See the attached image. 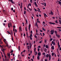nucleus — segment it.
<instances>
[{
    "label": "nucleus",
    "mask_w": 61,
    "mask_h": 61,
    "mask_svg": "<svg viewBox=\"0 0 61 61\" xmlns=\"http://www.w3.org/2000/svg\"><path fill=\"white\" fill-rule=\"evenodd\" d=\"M50 32H51V35H53L54 34V30H51Z\"/></svg>",
    "instance_id": "f257e3e1"
},
{
    "label": "nucleus",
    "mask_w": 61,
    "mask_h": 61,
    "mask_svg": "<svg viewBox=\"0 0 61 61\" xmlns=\"http://www.w3.org/2000/svg\"><path fill=\"white\" fill-rule=\"evenodd\" d=\"M53 14H54V13L52 11H51V13H49V15H53Z\"/></svg>",
    "instance_id": "f03ea898"
},
{
    "label": "nucleus",
    "mask_w": 61,
    "mask_h": 61,
    "mask_svg": "<svg viewBox=\"0 0 61 61\" xmlns=\"http://www.w3.org/2000/svg\"><path fill=\"white\" fill-rule=\"evenodd\" d=\"M12 0H8L10 2H11V3H12L13 4H14V1H13Z\"/></svg>",
    "instance_id": "7ed1b4c3"
},
{
    "label": "nucleus",
    "mask_w": 61,
    "mask_h": 61,
    "mask_svg": "<svg viewBox=\"0 0 61 61\" xmlns=\"http://www.w3.org/2000/svg\"><path fill=\"white\" fill-rule=\"evenodd\" d=\"M34 4H35V5L37 7H38V6L37 5V4H36V1L34 2Z\"/></svg>",
    "instance_id": "20e7f679"
},
{
    "label": "nucleus",
    "mask_w": 61,
    "mask_h": 61,
    "mask_svg": "<svg viewBox=\"0 0 61 61\" xmlns=\"http://www.w3.org/2000/svg\"><path fill=\"white\" fill-rule=\"evenodd\" d=\"M51 55L50 54L49 55V61H50L51 60Z\"/></svg>",
    "instance_id": "39448f33"
},
{
    "label": "nucleus",
    "mask_w": 61,
    "mask_h": 61,
    "mask_svg": "<svg viewBox=\"0 0 61 61\" xmlns=\"http://www.w3.org/2000/svg\"><path fill=\"white\" fill-rule=\"evenodd\" d=\"M49 23L50 24H53V25H56V24H55V23H54L51 22H49Z\"/></svg>",
    "instance_id": "423d86ee"
},
{
    "label": "nucleus",
    "mask_w": 61,
    "mask_h": 61,
    "mask_svg": "<svg viewBox=\"0 0 61 61\" xmlns=\"http://www.w3.org/2000/svg\"><path fill=\"white\" fill-rule=\"evenodd\" d=\"M9 25L11 27H12V23L11 22H10Z\"/></svg>",
    "instance_id": "0eeeda50"
},
{
    "label": "nucleus",
    "mask_w": 61,
    "mask_h": 61,
    "mask_svg": "<svg viewBox=\"0 0 61 61\" xmlns=\"http://www.w3.org/2000/svg\"><path fill=\"white\" fill-rule=\"evenodd\" d=\"M54 46H52L51 47V49H53V50H54Z\"/></svg>",
    "instance_id": "6e6552de"
},
{
    "label": "nucleus",
    "mask_w": 61,
    "mask_h": 61,
    "mask_svg": "<svg viewBox=\"0 0 61 61\" xmlns=\"http://www.w3.org/2000/svg\"><path fill=\"white\" fill-rule=\"evenodd\" d=\"M59 45V42L58 41V48H60V45Z\"/></svg>",
    "instance_id": "1a4fd4ad"
},
{
    "label": "nucleus",
    "mask_w": 61,
    "mask_h": 61,
    "mask_svg": "<svg viewBox=\"0 0 61 61\" xmlns=\"http://www.w3.org/2000/svg\"><path fill=\"white\" fill-rule=\"evenodd\" d=\"M56 36H57V37H58V38H59V37H60V35L58 34H57Z\"/></svg>",
    "instance_id": "9d476101"
},
{
    "label": "nucleus",
    "mask_w": 61,
    "mask_h": 61,
    "mask_svg": "<svg viewBox=\"0 0 61 61\" xmlns=\"http://www.w3.org/2000/svg\"><path fill=\"white\" fill-rule=\"evenodd\" d=\"M38 56H41V53L40 52H38Z\"/></svg>",
    "instance_id": "9b49d317"
},
{
    "label": "nucleus",
    "mask_w": 61,
    "mask_h": 61,
    "mask_svg": "<svg viewBox=\"0 0 61 61\" xmlns=\"http://www.w3.org/2000/svg\"><path fill=\"white\" fill-rule=\"evenodd\" d=\"M7 54L9 58H10V53H8Z\"/></svg>",
    "instance_id": "f8f14e48"
},
{
    "label": "nucleus",
    "mask_w": 61,
    "mask_h": 61,
    "mask_svg": "<svg viewBox=\"0 0 61 61\" xmlns=\"http://www.w3.org/2000/svg\"><path fill=\"white\" fill-rule=\"evenodd\" d=\"M19 30L20 31H21V26H20L19 28Z\"/></svg>",
    "instance_id": "ddd939ff"
},
{
    "label": "nucleus",
    "mask_w": 61,
    "mask_h": 61,
    "mask_svg": "<svg viewBox=\"0 0 61 61\" xmlns=\"http://www.w3.org/2000/svg\"><path fill=\"white\" fill-rule=\"evenodd\" d=\"M49 55L48 54H47L46 55V57H49Z\"/></svg>",
    "instance_id": "4468645a"
},
{
    "label": "nucleus",
    "mask_w": 61,
    "mask_h": 61,
    "mask_svg": "<svg viewBox=\"0 0 61 61\" xmlns=\"http://www.w3.org/2000/svg\"><path fill=\"white\" fill-rule=\"evenodd\" d=\"M37 59L38 60H39V56H38L37 57Z\"/></svg>",
    "instance_id": "2eb2a0df"
},
{
    "label": "nucleus",
    "mask_w": 61,
    "mask_h": 61,
    "mask_svg": "<svg viewBox=\"0 0 61 61\" xmlns=\"http://www.w3.org/2000/svg\"><path fill=\"white\" fill-rule=\"evenodd\" d=\"M55 34H56V35L57 34V31H55Z\"/></svg>",
    "instance_id": "dca6fc26"
},
{
    "label": "nucleus",
    "mask_w": 61,
    "mask_h": 61,
    "mask_svg": "<svg viewBox=\"0 0 61 61\" xmlns=\"http://www.w3.org/2000/svg\"><path fill=\"white\" fill-rule=\"evenodd\" d=\"M18 48L19 50L20 51V46H19L18 47Z\"/></svg>",
    "instance_id": "f3484780"
},
{
    "label": "nucleus",
    "mask_w": 61,
    "mask_h": 61,
    "mask_svg": "<svg viewBox=\"0 0 61 61\" xmlns=\"http://www.w3.org/2000/svg\"><path fill=\"white\" fill-rule=\"evenodd\" d=\"M5 61H7V58H4V60Z\"/></svg>",
    "instance_id": "a211bd4d"
},
{
    "label": "nucleus",
    "mask_w": 61,
    "mask_h": 61,
    "mask_svg": "<svg viewBox=\"0 0 61 61\" xmlns=\"http://www.w3.org/2000/svg\"><path fill=\"white\" fill-rule=\"evenodd\" d=\"M46 16L47 17H48V16H47V15H46V14H45V15H44V16L45 17H46Z\"/></svg>",
    "instance_id": "6ab92c4d"
},
{
    "label": "nucleus",
    "mask_w": 61,
    "mask_h": 61,
    "mask_svg": "<svg viewBox=\"0 0 61 61\" xmlns=\"http://www.w3.org/2000/svg\"><path fill=\"white\" fill-rule=\"evenodd\" d=\"M58 2L59 3V4H60V5H61V1H58Z\"/></svg>",
    "instance_id": "aec40b11"
},
{
    "label": "nucleus",
    "mask_w": 61,
    "mask_h": 61,
    "mask_svg": "<svg viewBox=\"0 0 61 61\" xmlns=\"http://www.w3.org/2000/svg\"><path fill=\"white\" fill-rule=\"evenodd\" d=\"M55 22L56 23V24H58V22H57V20H56L55 21Z\"/></svg>",
    "instance_id": "412c9836"
},
{
    "label": "nucleus",
    "mask_w": 61,
    "mask_h": 61,
    "mask_svg": "<svg viewBox=\"0 0 61 61\" xmlns=\"http://www.w3.org/2000/svg\"><path fill=\"white\" fill-rule=\"evenodd\" d=\"M8 27L9 28H10V25H9V23L8 24Z\"/></svg>",
    "instance_id": "4be33fe9"
},
{
    "label": "nucleus",
    "mask_w": 61,
    "mask_h": 61,
    "mask_svg": "<svg viewBox=\"0 0 61 61\" xmlns=\"http://www.w3.org/2000/svg\"><path fill=\"white\" fill-rule=\"evenodd\" d=\"M46 49H44V52H46Z\"/></svg>",
    "instance_id": "5701e85b"
},
{
    "label": "nucleus",
    "mask_w": 61,
    "mask_h": 61,
    "mask_svg": "<svg viewBox=\"0 0 61 61\" xmlns=\"http://www.w3.org/2000/svg\"><path fill=\"white\" fill-rule=\"evenodd\" d=\"M37 9L38 10H37V11H38V12H40V9H39L38 8H37Z\"/></svg>",
    "instance_id": "b1692460"
},
{
    "label": "nucleus",
    "mask_w": 61,
    "mask_h": 61,
    "mask_svg": "<svg viewBox=\"0 0 61 61\" xmlns=\"http://www.w3.org/2000/svg\"><path fill=\"white\" fill-rule=\"evenodd\" d=\"M32 36V34H31L30 35V36H29V37H31Z\"/></svg>",
    "instance_id": "393cba45"
},
{
    "label": "nucleus",
    "mask_w": 61,
    "mask_h": 61,
    "mask_svg": "<svg viewBox=\"0 0 61 61\" xmlns=\"http://www.w3.org/2000/svg\"><path fill=\"white\" fill-rule=\"evenodd\" d=\"M45 47L46 48H48V46L47 45Z\"/></svg>",
    "instance_id": "a878e982"
},
{
    "label": "nucleus",
    "mask_w": 61,
    "mask_h": 61,
    "mask_svg": "<svg viewBox=\"0 0 61 61\" xmlns=\"http://www.w3.org/2000/svg\"><path fill=\"white\" fill-rule=\"evenodd\" d=\"M25 21H26V24H27V19H26Z\"/></svg>",
    "instance_id": "bb28decb"
},
{
    "label": "nucleus",
    "mask_w": 61,
    "mask_h": 61,
    "mask_svg": "<svg viewBox=\"0 0 61 61\" xmlns=\"http://www.w3.org/2000/svg\"><path fill=\"white\" fill-rule=\"evenodd\" d=\"M46 3H44V6L45 7H46Z\"/></svg>",
    "instance_id": "cd10ccee"
},
{
    "label": "nucleus",
    "mask_w": 61,
    "mask_h": 61,
    "mask_svg": "<svg viewBox=\"0 0 61 61\" xmlns=\"http://www.w3.org/2000/svg\"><path fill=\"white\" fill-rule=\"evenodd\" d=\"M11 34L12 35H13V31L12 30H11Z\"/></svg>",
    "instance_id": "c85d7f7f"
},
{
    "label": "nucleus",
    "mask_w": 61,
    "mask_h": 61,
    "mask_svg": "<svg viewBox=\"0 0 61 61\" xmlns=\"http://www.w3.org/2000/svg\"><path fill=\"white\" fill-rule=\"evenodd\" d=\"M57 28H59L60 29H61V27H57Z\"/></svg>",
    "instance_id": "c756f323"
},
{
    "label": "nucleus",
    "mask_w": 61,
    "mask_h": 61,
    "mask_svg": "<svg viewBox=\"0 0 61 61\" xmlns=\"http://www.w3.org/2000/svg\"><path fill=\"white\" fill-rule=\"evenodd\" d=\"M59 22H60V25H61V20H59Z\"/></svg>",
    "instance_id": "7c9ffc66"
},
{
    "label": "nucleus",
    "mask_w": 61,
    "mask_h": 61,
    "mask_svg": "<svg viewBox=\"0 0 61 61\" xmlns=\"http://www.w3.org/2000/svg\"><path fill=\"white\" fill-rule=\"evenodd\" d=\"M2 51H5V49H4V48L2 50Z\"/></svg>",
    "instance_id": "2f4dec72"
},
{
    "label": "nucleus",
    "mask_w": 61,
    "mask_h": 61,
    "mask_svg": "<svg viewBox=\"0 0 61 61\" xmlns=\"http://www.w3.org/2000/svg\"><path fill=\"white\" fill-rule=\"evenodd\" d=\"M29 45H30V46H32V44L30 43H29Z\"/></svg>",
    "instance_id": "473e14b6"
},
{
    "label": "nucleus",
    "mask_w": 61,
    "mask_h": 61,
    "mask_svg": "<svg viewBox=\"0 0 61 61\" xmlns=\"http://www.w3.org/2000/svg\"><path fill=\"white\" fill-rule=\"evenodd\" d=\"M25 29L26 30V31H27V28H26V27H25Z\"/></svg>",
    "instance_id": "72a5a7b5"
},
{
    "label": "nucleus",
    "mask_w": 61,
    "mask_h": 61,
    "mask_svg": "<svg viewBox=\"0 0 61 61\" xmlns=\"http://www.w3.org/2000/svg\"><path fill=\"white\" fill-rule=\"evenodd\" d=\"M1 55L3 57H4V56H3V53L2 52H1Z\"/></svg>",
    "instance_id": "f704fd0d"
},
{
    "label": "nucleus",
    "mask_w": 61,
    "mask_h": 61,
    "mask_svg": "<svg viewBox=\"0 0 61 61\" xmlns=\"http://www.w3.org/2000/svg\"><path fill=\"white\" fill-rule=\"evenodd\" d=\"M52 56H54V53H52Z\"/></svg>",
    "instance_id": "c9c22d12"
},
{
    "label": "nucleus",
    "mask_w": 61,
    "mask_h": 61,
    "mask_svg": "<svg viewBox=\"0 0 61 61\" xmlns=\"http://www.w3.org/2000/svg\"><path fill=\"white\" fill-rule=\"evenodd\" d=\"M1 47L2 48L1 49V50H2L3 49V47H2V46H1Z\"/></svg>",
    "instance_id": "e433bc0d"
},
{
    "label": "nucleus",
    "mask_w": 61,
    "mask_h": 61,
    "mask_svg": "<svg viewBox=\"0 0 61 61\" xmlns=\"http://www.w3.org/2000/svg\"><path fill=\"white\" fill-rule=\"evenodd\" d=\"M29 9L30 11H32V9H31L30 8H29Z\"/></svg>",
    "instance_id": "4c0bfd02"
},
{
    "label": "nucleus",
    "mask_w": 61,
    "mask_h": 61,
    "mask_svg": "<svg viewBox=\"0 0 61 61\" xmlns=\"http://www.w3.org/2000/svg\"><path fill=\"white\" fill-rule=\"evenodd\" d=\"M17 31L16 30V29L15 31V33H17Z\"/></svg>",
    "instance_id": "58836bf2"
},
{
    "label": "nucleus",
    "mask_w": 61,
    "mask_h": 61,
    "mask_svg": "<svg viewBox=\"0 0 61 61\" xmlns=\"http://www.w3.org/2000/svg\"><path fill=\"white\" fill-rule=\"evenodd\" d=\"M41 51H43V48H42L41 49Z\"/></svg>",
    "instance_id": "ea45409f"
},
{
    "label": "nucleus",
    "mask_w": 61,
    "mask_h": 61,
    "mask_svg": "<svg viewBox=\"0 0 61 61\" xmlns=\"http://www.w3.org/2000/svg\"><path fill=\"white\" fill-rule=\"evenodd\" d=\"M52 40H53V39H52V38H51L50 39V41H52Z\"/></svg>",
    "instance_id": "a19ab883"
},
{
    "label": "nucleus",
    "mask_w": 61,
    "mask_h": 61,
    "mask_svg": "<svg viewBox=\"0 0 61 61\" xmlns=\"http://www.w3.org/2000/svg\"><path fill=\"white\" fill-rule=\"evenodd\" d=\"M15 31V28H13V31L14 32Z\"/></svg>",
    "instance_id": "79ce46f5"
},
{
    "label": "nucleus",
    "mask_w": 61,
    "mask_h": 61,
    "mask_svg": "<svg viewBox=\"0 0 61 61\" xmlns=\"http://www.w3.org/2000/svg\"><path fill=\"white\" fill-rule=\"evenodd\" d=\"M54 56H55V57H56V53H54Z\"/></svg>",
    "instance_id": "37998d69"
},
{
    "label": "nucleus",
    "mask_w": 61,
    "mask_h": 61,
    "mask_svg": "<svg viewBox=\"0 0 61 61\" xmlns=\"http://www.w3.org/2000/svg\"><path fill=\"white\" fill-rule=\"evenodd\" d=\"M12 52H13V51L12 50V51H11L10 52V53H12Z\"/></svg>",
    "instance_id": "c03bdc74"
},
{
    "label": "nucleus",
    "mask_w": 61,
    "mask_h": 61,
    "mask_svg": "<svg viewBox=\"0 0 61 61\" xmlns=\"http://www.w3.org/2000/svg\"><path fill=\"white\" fill-rule=\"evenodd\" d=\"M26 13V11H24V14H25V13Z\"/></svg>",
    "instance_id": "a18cd8bd"
},
{
    "label": "nucleus",
    "mask_w": 61,
    "mask_h": 61,
    "mask_svg": "<svg viewBox=\"0 0 61 61\" xmlns=\"http://www.w3.org/2000/svg\"><path fill=\"white\" fill-rule=\"evenodd\" d=\"M7 32L8 33V34H10V35H11L10 33V32H9V31H7Z\"/></svg>",
    "instance_id": "49530a36"
},
{
    "label": "nucleus",
    "mask_w": 61,
    "mask_h": 61,
    "mask_svg": "<svg viewBox=\"0 0 61 61\" xmlns=\"http://www.w3.org/2000/svg\"><path fill=\"white\" fill-rule=\"evenodd\" d=\"M29 6H31V4L30 3L29 4Z\"/></svg>",
    "instance_id": "de8ad7c7"
},
{
    "label": "nucleus",
    "mask_w": 61,
    "mask_h": 61,
    "mask_svg": "<svg viewBox=\"0 0 61 61\" xmlns=\"http://www.w3.org/2000/svg\"><path fill=\"white\" fill-rule=\"evenodd\" d=\"M30 2L31 3H32V0H30Z\"/></svg>",
    "instance_id": "09e8293b"
},
{
    "label": "nucleus",
    "mask_w": 61,
    "mask_h": 61,
    "mask_svg": "<svg viewBox=\"0 0 61 61\" xmlns=\"http://www.w3.org/2000/svg\"><path fill=\"white\" fill-rule=\"evenodd\" d=\"M30 40H32V37H30Z\"/></svg>",
    "instance_id": "8fccbe9b"
},
{
    "label": "nucleus",
    "mask_w": 61,
    "mask_h": 61,
    "mask_svg": "<svg viewBox=\"0 0 61 61\" xmlns=\"http://www.w3.org/2000/svg\"><path fill=\"white\" fill-rule=\"evenodd\" d=\"M52 42V44H54V41H52L51 42Z\"/></svg>",
    "instance_id": "3c124183"
},
{
    "label": "nucleus",
    "mask_w": 61,
    "mask_h": 61,
    "mask_svg": "<svg viewBox=\"0 0 61 61\" xmlns=\"http://www.w3.org/2000/svg\"><path fill=\"white\" fill-rule=\"evenodd\" d=\"M27 8H28V9H29V8H29V5H28L27 7Z\"/></svg>",
    "instance_id": "603ef678"
},
{
    "label": "nucleus",
    "mask_w": 61,
    "mask_h": 61,
    "mask_svg": "<svg viewBox=\"0 0 61 61\" xmlns=\"http://www.w3.org/2000/svg\"><path fill=\"white\" fill-rule=\"evenodd\" d=\"M35 37L36 38H37V36H36V35H35Z\"/></svg>",
    "instance_id": "864d4df0"
},
{
    "label": "nucleus",
    "mask_w": 61,
    "mask_h": 61,
    "mask_svg": "<svg viewBox=\"0 0 61 61\" xmlns=\"http://www.w3.org/2000/svg\"><path fill=\"white\" fill-rule=\"evenodd\" d=\"M35 55H37V51L36 52Z\"/></svg>",
    "instance_id": "5fc2aeb1"
},
{
    "label": "nucleus",
    "mask_w": 61,
    "mask_h": 61,
    "mask_svg": "<svg viewBox=\"0 0 61 61\" xmlns=\"http://www.w3.org/2000/svg\"><path fill=\"white\" fill-rule=\"evenodd\" d=\"M4 56H5L4 57L5 58H6V56H5V55H4Z\"/></svg>",
    "instance_id": "6e6d98bb"
},
{
    "label": "nucleus",
    "mask_w": 61,
    "mask_h": 61,
    "mask_svg": "<svg viewBox=\"0 0 61 61\" xmlns=\"http://www.w3.org/2000/svg\"><path fill=\"white\" fill-rule=\"evenodd\" d=\"M45 55V53H43V54H42L43 55Z\"/></svg>",
    "instance_id": "4d7b16f0"
},
{
    "label": "nucleus",
    "mask_w": 61,
    "mask_h": 61,
    "mask_svg": "<svg viewBox=\"0 0 61 61\" xmlns=\"http://www.w3.org/2000/svg\"><path fill=\"white\" fill-rule=\"evenodd\" d=\"M27 11H28V12H30V11H29V10L27 9Z\"/></svg>",
    "instance_id": "13d9d810"
},
{
    "label": "nucleus",
    "mask_w": 61,
    "mask_h": 61,
    "mask_svg": "<svg viewBox=\"0 0 61 61\" xmlns=\"http://www.w3.org/2000/svg\"><path fill=\"white\" fill-rule=\"evenodd\" d=\"M34 10L36 12L37 11V10H36V9H34Z\"/></svg>",
    "instance_id": "bf43d9fd"
},
{
    "label": "nucleus",
    "mask_w": 61,
    "mask_h": 61,
    "mask_svg": "<svg viewBox=\"0 0 61 61\" xmlns=\"http://www.w3.org/2000/svg\"><path fill=\"white\" fill-rule=\"evenodd\" d=\"M40 50V49H39V48L38 49V52H39V51Z\"/></svg>",
    "instance_id": "052dcab7"
},
{
    "label": "nucleus",
    "mask_w": 61,
    "mask_h": 61,
    "mask_svg": "<svg viewBox=\"0 0 61 61\" xmlns=\"http://www.w3.org/2000/svg\"><path fill=\"white\" fill-rule=\"evenodd\" d=\"M11 10H12V11H13V8H12H12H11Z\"/></svg>",
    "instance_id": "680f3d73"
},
{
    "label": "nucleus",
    "mask_w": 61,
    "mask_h": 61,
    "mask_svg": "<svg viewBox=\"0 0 61 61\" xmlns=\"http://www.w3.org/2000/svg\"><path fill=\"white\" fill-rule=\"evenodd\" d=\"M28 44H29V43H27L26 45H27L28 46Z\"/></svg>",
    "instance_id": "e2e57ef3"
},
{
    "label": "nucleus",
    "mask_w": 61,
    "mask_h": 61,
    "mask_svg": "<svg viewBox=\"0 0 61 61\" xmlns=\"http://www.w3.org/2000/svg\"><path fill=\"white\" fill-rule=\"evenodd\" d=\"M36 33H37V32H38V30H37L36 29Z\"/></svg>",
    "instance_id": "0e129e2a"
},
{
    "label": "nucleus",
    "mask_w": 61,
    "mask_h": 61,
    "mask_svg": "<svg viewBox=\"0 0 61 61\" xmlns=\"http://www.w3.org/2000/svg\"><path fill=\"white\" fill-rule=\"evenodd\" d=\"M2 39H0V42H2Z\"/></svg>",
    "instance_id": "69168bd1"
},
{
    "label": "nucleus",
    "mask_w": 61,
    "mask_h": 61,
    "mask_svg": "<svg viewBox=\"0 0 61 61\" xmlns=\"http://www.w3.org/2000/svg\"><path fill=\"white\" fill-rule=\"evenodd\" d=\"M9 58H8L7 59V61H9Z\"/></svg>",
    "instance_id": "338daca9"
},
{
    "label": "nucleus",
    "mask_w": 61,
    "mask_h": 61,
    "mask_svg": "<svg viewBox=\"0 0 61 61\" xmlns=\"http://www.w3.org/2000/svg\"><path fill=\"white\" fill-rule=\"evenodd\" d=\"M13 28H15V26L14 25L13 26Z\"/></svg>",
    "instance_id": "774afa93"
}]
</instances>
